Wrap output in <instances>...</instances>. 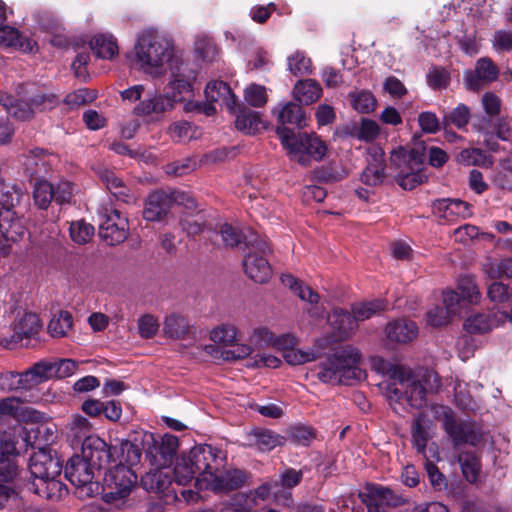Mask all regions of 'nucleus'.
I'll use <instances>...</instances> for the list:
<instances>
[{"label": "nucleus", "mask_w": 512, "mask_h": 512, "mask_svg": "<svg viewBox=\"0 0 512 512\" xmlns=\"http://www.w3.org/2000/svg\"><path fill=\"white\" fill-rule=\"evenodd\" d=\"M330 335L320 339H328L323 342L326 350L332 351L326 362L321 364L317 377L324 383L350 385L353 381H360L366 377V373L358 364L361 353L352 345H343L332 348L334 342L351 338L358 330V322H332Z\"/></svg>", "instance_id": "f257e3e1"}, {"label": "nucleus", "mask_w": 512, "mask_h": 512, "mask_svg": "<svg viewBox=\"0 0 512 512\" xmlns=\"http://www.w3.org/2000/svg\"><path fill=\"white\" fill-rule=\"evenodd\" d=\"M134 50L141 68L153 75L160 74L164 64L173 56L171 40L154 29H148L138 36Z\"/></svg>", "instance_id": "f03ea898"}, {"label": "nucleus", "mask_w": 512, "mask_h": 512, "mask_svg": "<svg viewBox=\"0 0 512 512\" xmlns=\"http://www.w3.org/2000/svg\"><path fill=\"white\" fill-rule=\"evenodd\" d=\"M276 133L290 159L301 166H310L313 161L322 160L326 154V145L314 133H296L289 127H277Z\"/></svg>", "instance_id": "7ed1b4c3"}, {"label": "nucleus", "mask_w": 512, "mask_h": 512, "mask_svg": "<svg viewBox=\"0 0 512 512\" xmlns=\"http://www.w3.org/2000/svg\"><path fill=\"white\" fill-rule=\"evenodd\" d=\"M437 415L454 448L462 445L475 447L483 440V431L475 421L456 417L453 410L446 406H441Z\"/></svg>", "instance_id": "20e7f679"}, {"label": "nucleus", "mask_w": 512, "mask_h": 512, "mask_svg": "<svg viewBox=\"0 0 512 512\" xmlns=\"http://www.w3.org/2000/svg\"><path fill=\"white\" fill-rule=\"evenodd\" d=\"M65 477L76 487L79 497H93L101 493L100 483L94 481L95 469L82 454L68 460Z\"/></svg>", "instance_id": "39448f33"}, {"label": "nucleus", "mask_w": 512, "mask_h": 512, "mask_svg": "<svg viewBox=\"0 0 512 512\" xmlns=\"http://www.w3.org/2000/svg\"><path fill=\"white\" fill-rule=\"evenodd\" d=\"M103 481L101 485L103 499L107 503H113L130 494L137 482V475L131 467L118 464L105 473Z\"/></svg>", "instance_id": "423d86ee"}, {"label": "nucleus", "mask_w": 512, "mask_h": 512, "mask_svg": "<svg viewBox=\"0 0 512 512\" xmlns=\"http://www.w3.org/2000/svg\"><path fill=\"white\" fill-rule=\"evenodd\" d=\"M173 203L183 204L187 208L196 207L194 199L184 192L157 190L147 197L143 210L144 219L152 222L162 220Z\"/></svg>", "instance_id": "0eeeda50"}, {"label": "nucleus", "mask_w": 512, "mask_h": 512, "mask_svg": "<svg viewBox=\"0 0 512 512\" xmlns=\"http://www.w3.org/2000/svg\"><path fill=\"white\" fill-rule=\"evenodd\" d=\"M367 512H389L406 503L405 498L393 489L380 484H368L365 492L359 494Z\"/></svg>", "instance_id": "6e6552de"}, {"label": "nucleus", "mask_w": 512, "mask_h": 512, "mask_svg": "<svg viewBox=\"0 0 512 512\" xmlns=\"http://www.w3.org/2000/svg\"><path fill=\"white\" fill-rule=\"evenodd\" d=\"M220 453V450L210 445H199L190 451L187 457L198 473V482L207 483L210 476H213L223 465V458Z\"/></svg>", "instance_id": "1a4fd4ad"}, {"label": "nucleus", "mask_w": 512, "mask_h": 512, "mask_svg": "<svg viewBox=\"0 0 512 512\" xmlns=\"http://www.w3.org/2000/svg\"><path fill=\"white\" fill-rule=\"evenodd\" d=\"M129 234V224L126 217L113 208H104L99 226V235L108 245H118L124 242Z\"/></svg>", "instance_id": "9d476101"}, {"label": "nucleus", "mask_w": 512, "mask_h": 512, "mask_svg": "<svg viewBox=\"0 0 512 512\" xmlns=\"http://www.w3.org/2000/svg\"><path fill=\"white\" fill-rule=\"evenodd\" d=\"M220 235L224 245L228 248H235L244 244L247 248L257 249L263 254L270 251V245L266 238H262L252 231L246 235L237 227H234L229 223H224L220 227Z\"/></svg>", "instance_id": "9b49d317"}, {"label": "nucleus", "mask_w": 512, "mask_h": 512, "mask_svg": "<svg viewBox=\"0 0 512 512\" xmlns=\"http://www.w3.org/2000/svg\"><path fill=\"white\" fill-rule=\"evenodd\" d=\"M29 470L34 479L57 478L62 470V462L47 448L38 447V451L30 457Z\"/></svg>", "instance_id": "f8f14e48"}, {"label": "nucleus", "mask_w": 512, "mask_h": 512, "mask_svg": "<svg viewBox=\"0 0 512 512\" xmlns=\"http://www.w3.org/2000/svg\"><path fill=\"white\" fill-rule=\"evenodd\" d=\"M144 443L147 445V454L156 464L167 465L173 459L178 449V438L171 434H165L160 440H156L153 434L145 435Z\"/></svg>", "instance_id": "ddd939ff"}, {"label": "nucleus", "mask_w": 512, "mask_h": 512, "mask_svg": "<svg viewBox=\"0 0 512 512\" xmlns=\"http://www.w3.org/2000/svg\"><path fill=\"white\" fill-rule=\"evenodd\" d=\"M173 481L169 471L155 469L141 478V485L146 491L160 494L166 502L177 500V491L172 487Z\"/></svg>", "instance_id": "4468645a"}, {"label": "nucleus", "mask_w": 512, "mask_h": 512, "mask_svg": "<svg viewBox=\"0 0 512 512\" xmlns=\"http://www.w3.org/2000/svg\"><path fill=\"white\" fill-rule=\"evenodd\" d=\"M41 322H13L12 334L1 339L0 343L9 349L16 346H29L31 340H40Z\"/></svg>", "instance_id": "2eb2a0df"}, {"label": "nucleus", "mask_w": 512, "mask_h": 512, "mask_svg": "<svg viewBox=\"0 0 512 512\" xmlns=\"http://www.w3.org/2000/svg\"><path fill=\"white\" fill-rule=\"evenodd\" d=\"M115 451V447H110L98 436L88 438L81 448L82 456L97 470L110 463Z\"/></svg>", "instance_id": "dca6fc26"}, {"label": "nucleus", "mask_w": 512, "mask_h": 512, "mask_svg": "<svg viewBox=\"0 0 512 512\" xmlns=\"http://www.w3.org/2000/svg\"><path fill=\"white\" fill-rule=\"evenodd\" d=\"M388 306V302L384 299L359 301L351 305L350 311L339 308L334 310L333 315L337 318H348L351 315L353 320H368L373 317H381Z\"/></svg>", "instance_id": "f3484780"}, {"label": "nucleus", "mask_w": 512, "mask_h": 512, "mask_svg": "<svg viewBox=\"0 0 512 512\" xmlns=\"http://www.w3.org/2000/svg\"><path fill=\"white\" fill-rule=\"evenodd\" d=\"M432 211L444 223H454L471 215L469 204L459 199H437L432 203Z\"/></svg>", "instance_id": "a211bd4d"}, {"label": "nucleus", "mask_w": 512, "mask_h": 512, "mask_svg": "<svg viewBox=\"0 0 512 512\" xmlns=\"http://www.w3.org/2000/svg\"><path fill=\"white\" fill-rule=\"evenodd\" d=\"M499 69L489 57H482L477 60L473 71L465 75L466 84L469 89L477 91L483 85L490 84L497 80Z\"/></svg>", "instance_id": "6ab92c4d"}, {"label": "nucleus", "mask_w": 512, "mask_h": 512, "mask_svg": "<svg viewBox=\"0 0 512 512\" xmlns=\"http://www.w3.org/2000/svg\"><path fill=\"white\" fill-rule=\"evenodd\" d=\"M270 252L271 250L263 254L257 249H250V252L243 259L246 275L256 283H266L272 275V268L265 258Z\"/></svg>", "instance_id": "aec40b11"}, {"label": "nucleus", "mask_w": 512, "mask_h": 512, "mask_svg": "<svg viewBox=\"0 0 512 512\" xmlns=\"http://www.w3.org/2000/svg\"><path fill=\"white\" fill-rule=\"evenodd\" d=\"M248 473L241 469H229L220 474L214 473L206 483V487L216 493H228L243 487Z\"/></svg>", "instance_id": "412c9836"}, {"label": "nucleus", "mask_w": 512, "mask_h": 512, "mask_svg": "<svg viewBox=\"0 0 512 512\" xmlns=\"http://www.w3.org/2000/svg\"><path fill=\"white\" fill-rule=\"evenodd\" d=\"M384 151L379 147L368 149L367 166L361 174V181L368 186H377L385 179Z\"/></svg>", "instance_id": "4be33fe9"}, {"label": "nucleus", "mask_w": 512, "mask_h": 512, "mask_svg": "<svg viewBox=\"0 0 512 512\" xmlns=\"http://www.w3.org/2000/svg\"><path fill=\"white\" fill-rule=\"evenodd\" d=\"M463 303L457 292L446 290L443 292V306H435L427 311V320H450L462 317Z\"/></svg>", "instance_id": "5701e85b"}, {"label": "nucleus", "mask_w": 512, "mask_h": 512, "mask_svg": "<svg viewBox=\"0 0 512 512\" xmlns=\"http://www.w3.org/2000/svg\"><path fill=\"white\" fill-rule=\"evenodd\" d=\"M18 475V466L14 460L7 458L0 461V510L12 495H19L14 487Z\"/></svg>", "instance_id": "b1692460"}, {"label": "nucleus", "mask_w": 512, "mask_h": 512, "mask_svg": "<svg viewBox=\"0 0 512 512\" xmlns=\"http://www.w3.org/2000/svg\"><path fill=\"white\" fill-rule=\"evenodd\" d=\"M171 77L172 80L167 84L166 89L176 102L181 101L184 94L191 92V81L194 77L191 72L188 73L187 66L183 63L171 69Z\"/></svg>", "instance_id": "393cba45"}, {"label": "nucleus", "mask_w": 512, "mask_h": 512, "mask_svg": "<svg viewBox=\"0 0 512 512\" xmlns=\"http://www.w3.org/2000/svg\"><path fill=\"white\" fill-rule=\"evenodd\" d=\"M25 226L17 212L12 209H0V233L8 241H17L25 234Z\"/></svg>", "instance_id": "a878e982"}, {"label": "nucleus", "mask_w": 512, "mask_h": 512, "mask_svg": "<svg viewBox=\"0 0 512 512\" xmlns=\"http://www.w3.org/2000/svg\"><path fill=\"white\" fill-rule=\"evenodd\" d=\"M176 99L170 96L166 91L165 95H155L149 99L142 100L134 108V113L138 116H146L152 113L160 114L173 108Z\"/></svg>", "instance_id": "bb28decb"}, {"label": "nucleus", "mask_w": 512, "mask_h": 512, "mask_svg": "<svg viewBox=\"0 0 512 512\" xmlns=\"http://www.w3.org/2000/svg\"><path fill=\"white\" fill-rule=\"evenodd\" d=\"M323 342H328V339H316L312 349L307 351L294 349L293 347L283 352V357L291 365H301L314 361L326 354V346L323 345Z\"/></svg>", "instance_id": "cd10ccee"}, {"label": "nucleus", "mask_w": 512, "mask_h": 512, "mask_svg": "<svg viewBox=\"0 0 512 512\" xmlns=\"http://www.w3.org/2000/svg\"><path fill=\"white\" fill-rule=\"evenodd\" d=\"M250 445L262 452H269L285 443V438L274 431L263 428L253 429L249 434Z\"/></svg>", "instance_id": "c85d7f7f"}, {"label": "nucleus", "mask_w": 512, "mask_h": 512, "mask_svg": "<svg viewBox=\"0 0 512 512\" xmlns=\"http://www.w3.org/2000/svg\"><path fill=\"white\" fill-rule=\"evenodd\" d=\"M207 101L221 102L229 111H234L236 107L235 95L232 93L229 85L223 81L209 82L205 88Z\"/></svg>", "instance_id": "c756f323"}, {"label": "nucleus", "mask_w": 512, "mask_h": 512, "mask_svg": "<svg viewBox=\"0 0 512 512\" xmlns=\"http://www.w3.org/2000/svg\"><path fill=\"white\" fill-rule=\"evenodd\" d=\"M275 114L280 123L278 127L291 125L295 128H302L306 125L304 112L301 106L296 103L288 102L281 105L275 110Z\"/></svg>", "instance_id": "7c9ffc66"}, {"label": "nucleus", "mask_w": 512, "mask_h": 512, "mask_svg": "<svg viewBox=\"0 0 512 512\" xmlns=\"http://www.w3.org/2000/svg\"><path fill=\"white\" fill-rule=\"evenodd\" d=\"M293 95L299 103L309 105L321 97L322 88L314 79L299 80L294 85Z\"/></svg>", "instance_id": "2f4dec72"}, {"label": "nucleus", "mask_w": 512, "mask_h": 512, "mask_svg": "<svg viewBox=\"0 0 512 512\" xmlns=\"http://www.w3.org/2000/svg\"><path fill=\"white\" fill-rule=\"evenodd\" d=\"M385 331L389 340L398 343H407L418 335L416 322H388Z\"/></svg>", "instance_id": "473e14b6"}, {"label": "nucleus", "mask_w": 512, "mask_h": 512, "mask_svg": "<svg viewBox=\"0 0 512 512\" xmlns=\"http://www.w3.org/2000/svg\"><path fill=\"white\" fill-rule=\"evenodd\" d=\"M281 282L284 286L288 287L295 295L301 300L317 306L320 302V295L314 291L310 286L304 285L303 282L296 279L291 274H284L281 276Z\"/></svg>", "instance_id": "72a5a7b5"}, {"label": "nucleus", "mask_w": 512, "mask_h": 512, "mask_svg": "<svg viewBox=\"0 0 512 512\" xmlns=\"http://www.w3.org/2000/svg\"><path fill=\"white\" fill-rule=\"evenodd\" d=\"M281 282L284 286L288 287L295 295L301 300L317 306L320 302V295L314 291L310 286L304 285L303 282L296 279L291 274H284L281 276Z\"/></svg>", "instance_id": "f704fd0d"}, {"label": "nucleus", "mask_w": 512, "mask_h": 512, "mask_svg": "<svg viewBox=\"0 0 512 512\" xmlns=\"http://www.w3.org/2000/svg\"><path fill=\"white\" fill-rule=\"evenodd\" d=\"M235 127L245 134H255L264 127L258 112L249 108H240L236 114Z\"/></svg>", "instance_id": "c9c22d12"}, {"label": "nucleus", "mask_w": 512, "mask_h": 512, "mask_svg": "<svg viewBox=\"0 0 512 512\" xmlns=\"http://www.w3.org/2000/svg\"><path fill=\"white\" fill-rule=\"evenodd\" d=\"M90 47L96 56L102 59H112L118 54V45L110 34L95 35L90 42Z\"/></svg>", "instance_id": "e433bc0d"}, {"label": "nucleus", "mask_w": 512, "mask_h": 512, "mask_svg": "<svg viewBox=\"0 0 512 512\" xmlns=\"http://www.w3.org/2000/svg\"><path fill=\"white\" fill-rule=\"evenodd\" d=\"M370 364L373 370L389 375L394 380H398L401 385H404L405 382L408 381L409 375L403 367L393 365L381 356H372L370 358Z\"/></svg>", "instance_id": "4c0bfd02"}, {"label": "nucleus", "mask_w": 512, "mask_h": 512, "mask_svg": "<svg viewBox=\"0 0 512 512\" xmlns=\"http://www.w3.org/2000/svg\"><path fill=\"white\" fill-rule=\"evenodd\" d=\"M462 474L469 483H476L479 480L481 463L479 457L473 452H463L458 455Z\"/></svg>", "instance_id": "58836bf2"}, {"label": "nucleus", "mask_w": 512, "mask_h": 512, "mask_svg": "<svg viewBox=\"0 0 512 512\" xmlns=\"http://www.w3.org/2000/svg\"><path fill=\"white\" fill-rule=\"evenodd\" d=\"M32 488L36 494L43 498L56 499L61 496V492L65 488V485L57 480V478H36L32 482Z\"/></svg>", "instance_id": "ea45409f"}, {"label": "nucleus", "mask_w": 512, "mask_h": 512, "mask_svg": "<svg viewBox=\"0 0 512 512\" xmlns=\"http://www.w3.org/2000/svg\"><path fill=\"white\" fill-rule=\"evenodd\" d=\"M26 197L23 189L15 184L0 183V209H12Z\"/></svg>", "instance_id": "a19ab883"}, {"label": "nucleus", "mask_w": 512, "mask_h": 512, "mask_svg": "<svg viewBox=\"0 0 512 512\" xmlns=\"http://www.w3.org/2000/svg\"><path fill=\"white\" fill-rule=\"evenodd\" d=\"M69 426V437L74 444H83L88 438L95 437L91 435V424L87 418L76 415L72 418Z\"/></svg>", "instance_id": "79ce46f5"}, {"label": "nucleus", "mask_w": 512, "mask_h": 512, "mask_svg": "<svg viewBox=\"0 0 512 512\" xmlns=\"http://www.w3.org/2000/svg\"><path fill=\"white\" fill-rule=\"evenodd\" d=\"M420 165L421 164H412L411 166L407 167V169H401L398 171L396 178L399 186H401L404 190H412L417 185L423 183L426 179V176L421 171Z\"/></svg>", "instance_id": "37998d69"}, {"label": "nucleus", "mask_w": 512, "mask_h": 512, "mask_svg": "<svg viewBox=\"0 0 512 512\" xmlns=\"http://www.w3.org/2000/svg\"><path fill=\"white\" fill-rule=\"evenodd\" d=\"M471 117L470 109L467 105L460 103L453 110L445 112L442 118L444 129L448 125H454L458 129H463L469 123Z\"/></svg>", "instance_id": "c03bdc74"}, {"label": "nucleus", "mask_w": 512, "mask_h": 512, "mask_svg": "<svg viewBox=\"0 0 512 512\" xmlns=\"http://www.w3.org/2000/svg\"><path fill=\"white\" fill-rule=\"evenodd\" d=\"M457 162L467 166L490 167L492 160L479 148H466L457 155Z\"/></svg>", "instance_id": "a18cd8bd"}, {"label": "nucleus", "mask_w": 512, "mask_h": 512, "mask_svg": "<svg viewBox=\"0 0 512 512\" xmlns=\"http://www.w3.org/2000/svg\"><path fill=\"white\" fill-rule=\"evenodd\" d=\"M236 327L230 322H222L210 332V339L223 346H231L237 342Z\"/></svg>", "instance_id": "49530a36"}, {"label": "nucleus", "mask_w": 512, "mask_h": 512, "mask_svg": "<svg viewBox=\"0 0 512 512\" xmlns=\"http://www.w3.org/2000/svg\"><path fill=\"white\" fill-rule=\"evenodd\" d=\"M174 482L179 486H185L189 484L193 479L197 480L198 473L193 467L188 457H182V459L176 463L174 470Z\"/></svg>", "instance_id": "de8ad7c7"}, {"label": "nucleus", "mask_w": 512, "mask_h": 512, "mask_svg": "<svg viewBox=\"0 0 512 512\" xmlns=\"http://www.w3.org/2000/svg\"><path fill=\"white\" fill-rule=\"evenodd\" d=\"M52 370L51 360H41L26 370L25 376H28L31 386H34L52 379Z\"/></svg>", "instance_id": "09e8293b"}, {"label": "nucleus", "mask_w": 512, "mask_h": 512, "mask_svg": "<svg viewBox=\"0 0 512 512\" xmlns=\"http://www.w3.org/2000/svg\"><path fill=\"white\" fill-rule=\"evenodd\" d=\"M348 97L352 107L362 114L372 112L376 106V99L369 91L351 92Z\"/></svg>", "instance_id": "8fccbe9b"}, {"label": "nucleus", "mask_w": 512, "mask_h": 512, "mask_svg": "<svg viewBox=\"0 0 512 512\" xmlns=\"http://www.w3.org/2000/svg\"><path fill=\"white\" fill-rule=\"evenodd\" d=\"M405 395L410 406L422 408L426 405L427 389L420 381L413 380L405 386Z\"/></svg>", "instance_id": "3c124183"}, {"label": "nucleus", "mask_w": 512, "mask_h": 512, "mask_svg": "<svg viewBox=\"0 0 512 512\" xmlns=\"http://www.w3.org/2000/svg\"><path fill=\"white\" fill-rule=\"evenodd\" d=\"M25 165L31 175L41 177L48 172L49 159L43 150H34L31 151Z\"/></svg>", "instance_id": "603ef678"}, {"label": "nucleus", "mask_w": 512, "mask_h": 512, "mask_svg": "<svg viewBox=\"0 0 512 512\" xmlns=\"http://www.w3.org/2000/svg\"><path fill=\"white\" fill-rule=\"evenodd\" d=\"M69 234L74 243L84 245L94 235V227L84 220L73 221L69 226Z\"/></svg>", "instance_id": "864d4df0"}, {"label": "nucleus", "mask_w": 512, "mask_h": 512, "mask_svg": "<svg viewBox=\"0 0 512 512\" xmlns=\"http://www.w3.org/2000/svg\"><path fill=\"white\" fill-rule=\"evenodd\" d=\"M288 69L294 76H303L312 72L310 58L304 52L296 51L287 59Z\"/></svg>", "instance_id": "5fc2aeb1"}, {"label": "nucleus", "mask_w": 512, "mask_h": 512, "mask_svg": "<svg viewBox=\"0 0 512 512\" xmlns=\"http://www.w3.org/2000/svg\"><path fill=\"white\" fill-rule=\"evenodd\" d=\"M33 198L39 208L46 209L54 200V186L47 181H37L34 185Z\"/></svg>", "instance_id": "6e6d98bb"}, {"label": "nucleus", "mask_w": 512, "mask_h": 512, "mask_svg": "<svg viewBox=\"0 0 512 512\" xmlns=\"http://www.w3.org/2000/svg\"><path fill=\"white\" fill-rule=\"evenodd\" d=\"M450 80L448 70L439 66H433L426 75L427 85L432 90L446 89L450 84Z\"/></svg>", "instance_id": "4d7b16f0"}, {"label": "nucleus", "mask_w": 512, "mask_h": 512, "mask_svg": "<svg viewBox=\"0 0 512 512\" xmlns=\"http://www.w3.org/2000/svg\"><path fill=\"white\" fill-rule=\"evenodd\" d=\"M0 386L7 390L29 389L32 387L28 376H25V372H9L1 375Z\"/></svg>", "instance_id": "13d9d810"}, {"label": "nucleus", "mask_w": 512, "mask_h": 512, "mask_svg": "<svg viewBox=\"0 0 512 512\" xmlns=\"http://www.w3.org/2000/svg\"><path fill=\"white\" fill-rule=\"evenodd\" d=\"M254 499L245 493L235 494L230 501L224 504L221 512H252Z\"/></svg>", "instance_id": "bf43d9fd"}, {"label": "nucleus", "mask_w": 512, "mask_h": 512, "mask_svg": "<svg viewBox=\"0 0 512 512\" xmlns=\"http://www.w3.org/2000/svg\"><path fill=\"white\" fill-rule=\"evenodd\" d=\"M391 165L395 166L399 171L407 169L412 164H422L420 158L415 152L407 153L403 148L393 150L390 156Z\"/></svg>", "instance_id": "052dcab7"}, {"label": "nucleus", "mask_w": 512, "mask_h": 512, "mask_svg": "<svg viewBox=\"0 0 512 512\" xmlns=\"http://www.w3.org/2000/svg\"><path fill=\"white\" fill-rule=\"evenodd\" d=\"M379 132V126L375 121L370 119H363L360 126L355 128L351 135L359 140L370 142L378 137Z\"/></svg>", "instance_id": "680f3d73"}, {"label": "nucleus", "mask_w": 512, "mask_h": 512, "mask_svg": "<svg viewBox=\"0 0 512 512\" xmlns=\"http://www.w3.org/2000/svg\"><path fill=\"white\" fill-rule=\"evenodd\" d=\"M501 167L502 170L493 178V184L500 189L512 191V157L505 159Z\"/></svg>", "instance_id": "e2e57ef3"}, {"label": "nucleus", "mask_w": 512, "mask_h": 512, "mask_svg": "<svg viewBox=\"0 0 512 512\" xmlns=\"http://www.w3.org/2000/svg\"><path fill=\"white\" fill-rule=\"evenodd\" d=\"M458 288L464 299H466L470 304H477L480 301L481 293L472 277H462L459 280Z\"/></svg>", "instance_id": "0e129e2a"}, {"label": "nucleus", "mask_w": 512, "mask_h": 512, "mask_svg": "<svg viewBox=\"0 0 512 512\" xmlns=\"http://www.w3.org/2000/svg\"><path fill=\"white\" fill-rule=\"evenodd\" d=\"M485 272L492 279L502 277L512 278V258L487 264L485 266Z\"/></svg>", "instance_id": "69168bd1"}, {"label": "nucleus", "mask_w": 512, "mask_h": 512, "mask_svg": "<svg viewBox=\"0 0 512 512\" xmlns=\"http://www.w3.org/2000/svg\"><path fill=\"white\" fill-rule=\"evenodd\" d=\"M430 436L420 419H416L412 425V442L417 452L424 454Z\"/></svg>", "instance_id": "338daca9"}, {"label": "nucleus", "mask_w": 512, "mask_h": 512, "mask_svg": "<svg viewBox=\"0 0 512 512\" xmlns=\"http://www.w3.org/2000/svg\"><path fill=\"white\" fill-rule=\"evenodd\" d=\"M97 97V94L94 90H89L87 88L78 89L72 93H69L65 97V103L71 107H78L81 105H85L89 102H92Z\"/></svg>", "instance_id": "774afa93"}]
</instances>
